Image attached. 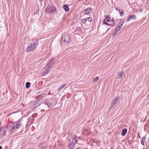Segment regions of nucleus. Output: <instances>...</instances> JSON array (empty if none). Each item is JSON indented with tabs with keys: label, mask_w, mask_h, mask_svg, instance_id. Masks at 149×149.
<instances>
[{
	"label": "nucleus",
	"mask_w": 149,
	"mask_h": 149,
	"mask_svg": "<svg viewBox=\"0 0 149 149\" xmlns=\"http://www.w3.org/2000/svg\"><path fill=\"white\" fill-rule=\"evenodd\" d=\"M55 60L54 58H52L50 60L49 62L46 65L45 68H46L47 69L45 71V74H47L51 70L54 65Z\"/></svg>",
	"instance_id": "nucleus-1"
},
{
	"label": "nucleus",
	"mask_w": 149,
	"mask_h": 149,
	"mask_svg": "<svg viewBox=\"0 0 149 149\" xmlns=\"http://www.w3.org/2000/svg\"><path fill=\"white\" fill-rule=\"evenodd\" d=\"M70 40V38L68 35H62L61 39V44L62 46L68 44Z\"/></svg>",
	"instance_id": "nucleus-2"
},
{
	"label": "nucleus",
	"mask_w": 149,
	"mask_h": 149,
	"mask_svg": "<svg viewBox=\"0 0 149 149\" xmlns=\"http://www.w3.org/2000/svg\"><path fill=\"white\" fill-rule=\"evenodd\" d=\"M56 10V8L54 5L47 7L46 9V11L49 13H54Z\"/></svg>",
	"instance_id": "nucleus-3"
},
{
	"label": "nucleus",
	"mask_w": 149,
	"mask_h": 149,
	"mask_svg": "<svg viewBox=\"0 0 149 149\" xmlns=\"http://www.w3.org/2000/svg\"><path fill=\"white\" fill-rule=\"evenodd\" d=\"M118 97L114 98L111 101V104L110 108H112L113 107H116L118 103Z\"/></svg>",
	"instance_id": "nucleus-4"
},
{
	"label": "nucleus",
	"mask_w": 149,
	"mask_h": 149,
	"mask_svg": "<svg viewBox=\"0 0 149 149\" xmlns=\"http://www.w3.org/2000/svg\"><path fill=\"white\" fill-rule=\"evenodd\" d=\"M42 106L45 109L51 108L52 107V104L51 103L49 102H46L45 103H42Z\"/></svg>",
	"instance_id": "nucleus-5"
},
{
	"label": "nucleus",
	"mask_w": 149,
	"mask_h": 149,
	"mask_svg": "<svg viewBox=\"0 0 149 149\" xmlns=\"http://www.w3.org/2000/svg\"><path fill=\"white\" fill-rule=\"evenodd\" d=\"M39 41L36 39L33 40L30 43L31 45L34 48H36L38 44Z\"/></svg>",
	"instance_id": "nucleus-6"
},
{
	"label": "nucleus",
	"mask_w": 149,
	"mask_h": 149,
	"mask_svg": "<svg viewBox=\"0 0 149 149\" xmlns=\"http://www.w3.org/2000/svg\"><path fill=\"white\" fill-rule=\"evenodd\" d=\"M1 123H0V124ZM5 127H2L0 129V136L1 137L3 136L5 134L6 132L5 130Z\"/></svg>",
	"instance_id": "nucleus-7"
},
{
	"label": "nucleus",
	"mask_w": 149,
	"mask_h": 149,
	"mask_svg": "<svg viewBox=\"0 0 149 149\" xmlns=\"http://www.w3.org/2000/svg\"><path fill=\"white\" fill-rule=\"evenodd\" d=\"M9 131H12L14 130L15 127H14V124H11L7 128Z\"/></svg>",
	"instance_id": "nucleus-8"
},
{
	"label": "nucleus",
	"mask_w": 149,
	"mask_h": 149,
	"mask_svg": "<svg viewBox=\"0 0 149 149\" xmlns=\"http://www.w3.org/2000/svg\"><path fill=\"white\" fill-rule=\"evenodd\" d=\"M111 24H109L107 22V21H105V19L104 20V23L106 25L110 26L111 25L112 26H115L116 25L113 19L112 20H111Z\"/></svg>",
	"instance_id": "nucleus-9"
},
{
	"label": "nucleus",
	"mask_w": 149,
	"mask_h": 149,
	"mask_svg": "<svg viewBox=\"0 0 149 149\" xmlns=\"http://www.w3.org/2000/svg\"><path fill=\"white\" fill-rule=\"evenodd\" d=\"M34 49V48L30 44L27 46V49L26 51L27 52H29L31 50Z\"/></svg>",
	"instance_id": "nucleus-10"
},
{
	"label": "nucleus",
	"mask_w": 149,
	"mask_h": 149,
	"mask_svg": "<svg viewBox=\"0 0 149 149\" xmlns=\"http://www.w3.org/2000/svg\"><path fill=\"white\" fill-rule=\"evenodd\" d=\"M45 95V94L44 93H42L40 95H38L36 97V98L37 100L36 101H38L40 100L41 99L42 97H43Z\"/></svg>",
	"instance_id": "nucleus-11"
},
{
	"label": "nucleus",
	"mask_w": 149,
	"mask_h": 149,
	"mask_svg": "<svg viewBox=\"0 0 149 149\" xmlns=\"http://www.w3.org/2000/svg\"><path fill=\"white\" fill-rule=\"evenodd\" d=\"M92 10V9L91 8L86 9L83 11V12H85L84 15L90 13L91 12V10Z\"/></svg>",
	"instance_id": "nucleus-12"
},
{
	"label": "nucleus",
	"mask_w": 149,
	"mask_h": 149,
	"mask_svg": "<svg viewBox=\"0 0 149 149\" xmlns=\"http://www.w3.org/2000/svg\"><path fill=\"white\" fill-rule=\"evenodd\" d=\"M41 104H42V102H38V103H37L35 104L32 105L31 106V108L33 109H34L36 107H38V106H39Z\"/></svg>",
	"instance_id": "nucleus-13"
},
{
	"label": "nucleus",
	"mask_w": 149,
	"mask_h": 149,
	"mask_svg": "<svg viewBox=\"0 0 149 149\" xmlns=\"http://www.w3.org/2000/svg\"><path fill=\"white\" fill-rule=\"evenodd\" d=\"M123 22H124L123 21V19H121L120 21L119 22L118 25L116 26V27H119L121 29L122 27V25H123Z\"/></svg>",
	"instance_id": "nucleus-14"
},
{
	"label": "nucleus",
	"mask_w": 149,
	"mask_h": 149,
	"mask_svg": "<svg viewBox=\"0 0 149 149\" xmlns=\"http://www.w3.org/2000/svg\"><path fill=\"white\" fill-rule=\"evenodd\" d=\"M136 16L134 15H131L129 16L128 18L127 19V21L128 22L130 21L131 19H136Z\"/></svg>",
	"instance_id": "nucleus-15"
},
{
	"label": "nucleus",
	"mask_w": 149,
	"mask_h": 149,
	"mask_svg": "<svg viewBox=\"0 0 149 149\" xmlns=\"http://www.w3.org/2000/svg\"><path fill=\"white\" fill-rule=\"evenodd\" d=\"M63 8L66 12H68L69 10L68 6L66 4H65L63 6Z\"/></svg>",
	"instance_id": "nucleus-16"
},
{
	"label": "nucleus",
	"mask_w": 149,
	"mask_h": 149,
	"mask_svg": "<svg viewBox=\"0 0 149 149\" xmlns=\"http://www.w3.org/2000/svg\"><path fill=\"white\" fill-rule=\"evenodd\" d=\"M127 132V129L126 128L124 129L123 130L121 135L123 136H124L126 134Z\"/></svg>",
	"instance_id": "nucleus-17"
},
{
	"label": "nucleus",
	"mask_w": 149,
	"mask_h": 149,
	"mask_svg": "<svg viewBox=\"0 0 149 149\" xmlns=\"http://www.w3.org/2000/svg\"><path fill=\"white\" fill-rule=\"evenodd\" d=\"M105 19L107 22H111V20L110 19V17L109 16H107Z\"/></svg>",
	"instance_id": "nucleus-18"
},
{
	"label": "nucleus",
	"mask_w": 149,
	"mask_h": 149,
	"mask_svg": "<svg viewBox=\"0 0 149 149\" xmlns=\"http://www.w3.org/2000/svg\"><path fill=\"white\" fill-rule=\"evenodd\" d=\"M124 73L123 71L121 72H118V75L119 76V77H122L124 75Z\"/></svg>",
	"instance_id": "nucleus-19"
},
{
	"label": "nucleus",
	"mask_w": 149,
	"mask_h": 149,
	"mask_svg": "<svg viewBox=\"0 0 149 149\" xmlns=\"http://www.w3.org/2000/svg\"><path fill=\"white\" fill-rule=\"evenodd\" d=\"M72 143L73 144L72 146H74L75 144L77 143V140L75 138H74L73 139L72 141Z\"/></svg>",
	"instance_id": "nucleus-20"
},
{
	"label": "nucleus",
	"mask_w": 149,
	"mask_h": 149,
	"mask_svg": "<svg viewBox=\"0 0 149 149\" xmlns=\"http://www.w3.org/2000/svg\"><path fill=\"white\" fill-rule=\"evenodd\" d=\"M31 83L29 82H27L26 83V88H29L30 86Z\"/></svg>",
	"instance_id": "nucleus-21"
},
{
	"label": "nucleus",
	"mask_w": 149,
	"mask_h": 149,
	"mask_svg": "<svg viewBox=\"0 0 149 149\" xmlns=\"http://www.w3.org/2000/svg\"><path fill=\"white\" fill-rule=\"evenodd\" d=\"M124 12V11L122 9H121V11L119 12L120 16L123 17V16Z\"/></svg>",
	"instance_id": "nucleus-22"
},
{
	"label": "nucleus",
	"mask_w": 149,
	"mask_h": 149,
	"mask_svg": "<svg viewBox=\"0 0 149 149\" xmlns=\"http://www.w3.org/2000/svg\"><path fill=\"white\" fill-rule=\"evenodd\" d=\"M120 29V28L116 26L114 31L116 32V33H117Z\"/></svg>",
	"instance_id": "nucleus-23"
},
{
	"label": "nucleus",
	"mask_w": 149,
	"mask_h": 149,
	"mask_svg": "<svg viewBox=\"0 0 149 149\" xmlns=\"http://www.w3.org/2000/svg\"><path fill=\"white\" fill-rule=\"evenodd\" d=\"M66 85L65 84H63L62 86L60 88H58V90L60 91Z\"/></svg>",
	"instance_id": "nucleus-24"
},
{
	"label": "nucleus",
	"mask_w": 149,
	"mask_h": 149,
	"mask_svg": "<svg viewBox=\"0 0 149 149\" xmlns=\"http://www.w3.org/2000/svg\"><path fill=\"white\" fill-rule=\"evenodd\" d=\"M22 125L20 123L19 125H17L15 126L16 128L17 129H19L22 127Z\"/></svg>",
	"instance_id": "nucleus-25"
},
{
	"label": "nucleus",
	"mask_w": 149,
	"mask_h": 149,
	"mask_svg": "<svg viewBox=\"0 0 149 149\" xmlns=\"http://www.w3.org/2000/svg\"><path fill=\"white\" fill-rule=\"evenodd\" d=\"M86 21H88L90 22L92 21V19L90 17H87L86 19Z\"/></svg>",
	"instance_id": "nucleus-26"
},
{
	"label": "nucleus",
	"mask_w": 149,
	"mask_h": 149,
	"mask_svg": "<svg viewBox=\"0 0 149 149\" xmlns=\"http://www.w3.org/2000/svg\"><path fill=\"white\" fill-rule=\"evenodd\" d=\"M99 80V77H96L95 78L93 79V81L95 82H97Z\"/></svg>",
	"instance_id": "nucleus-27"
},
{
	"label": "nucleus",
	"mask_w": 149,
	"mask_h": 149,
	"mask_svg": "<svg viewBox=\"0 0 149 149\" xmlns=\"http://www.w3.org/2000/svg\"><path fill=\"white\" fill-rule=\"evenodd\" d=\"M36 102H37L36 101H35V100H33V101H31V102H30L29 104L30 105H31L32 104H33L35 103Z\"/></svg>",
	"instance_id": "nucleus-28"
},
{
	"label": "nucleus",
	"mask_w": 149,
	"mask_h": 149,
	"mask_svg": "<svg viewBox=\"0 0 149 149\" xmlns=\"http://www.w3.org/2000/svg\"><path fill=\"white\" fill-rule=\"evenodd\" d=\"M145 137L142 138V141L141 142V144H142L143 145L144 144V141H145Z\"/></svg>",
	"instance_id": "nucleus-29"
},
{
	"label": "nucleus",
	"mask_w": 149,
	"mask_h": 149,
	"mask_svg": "<svg viewBox=\"0 0 149 149\" xmlns=\"http://www.w3.org/2000/svg\"><path fill=\"white\" fill-rule=\"evenodd\" d=\"M19 123V121H16V122H15L14 123H13V124H14V125H15V126L17 125Z\"/></svg>",
	"instance_id": "nucleus-30"
},
{
	"label": "nucleus",
	"mask_w": 149,
	"mask_h": 149,
	"mask_svg": "<svg viewBox=\"0 0 149 149\" xmlns=\"http://www.w3.org/2000/svg\"><path fill=\"white\" fill-rule=\"evenodd\" d=\"M86 19H83L82 20H81V22L83 23H85V22H86Z\"/></svg>",
	"instance_id": "nucleus-31"
},
{
	"label": "nucleus",
	"mask_w": 149,
	"mask_h": 149,
	"mask_svg": "<svg viewBox=\"0 0 149 149\" xmlns=\"http://www.w3.org/2000/svg\"><path fill=\"white\" fill-rule=\"evenodd\" d=\"M117 33H116V32L114 31V32L113 33V34L112 36V38H114L115 36V35Z\"/></svg>",
	"instance_id": "nucleus-32"
},
{
	"label": "nucleus",
	"mask_w": 149,
	"mask_h": 149,
	"mask_svg": "<svg viewBox=\"0 0 149 149\" xmlns=\"http://www.w3.org/2000/svg\"><path fill=\"white\" fill-rule=\"evenodd\" d=\"M73 146V144L72 143V142L71 143H70L69 145V147H73V146Z\"/></svg>",
	"instance_id": "nucleus-33"
},
{
	"label": "nucleus",
	"mask_w": 149,
	"mask_h": 149,
	"mask_svg": "<svg viewBox=\"0 0 149 149\" xmlns=\"http://www.w3.org/2000/svg\"><path fill=\"white\" fill-rule=\"evenodd\" d=\"M115 8H116V10H117V11H118L119 12H120V11H121V10H120L119 9H118L117 8H116V7Z\"/></svg>",
	"instance_id": "nucleus-34"
},
{
	"label": "nucleus",
	"mask_w": 149,
	"mask_h": 149,
	"mask_svg": "<svg viewBox=\"0 0 149 149\" xmlns=\"http://www.w3.org/2000/svg\"><path fill=\"white\" fill-rule=\"evenodd\" d=\"M39 0L41 2H43V0Z\"/></svg>",
	"instance_id": "nucleus-35"
},
{
	"label": "nucleus",
	"mask_w": 149,
	"mask_h": 149,
	"mask_svg": "<svg viewBox=\"0 0 149 149\" xmlns=\"http://www.w3.org/2000/svg\"><path fill=\"white\" fill-rule=\"evenodd\" d=\"M0 149H2V147L0 146Z\"/></svg>",
	"instance_id": "nucleus-36"
},
{
	"label": "nucleus",
	"mask_w": 149,
	"mask_h": 149,
	"mask_svg": "<svg viewBox=\"0 0 149 149\" xmlns=\"http://www.w3.org/2000/svg\"><path fill=\"white\" fill-rule=\"evenodd\" d=\"M111 22H109V23H108L109 24H111V23H110Z\"/></svg>",
	"instance_id": "nucleus-37"
},
{
	"label": "nucleus",
	"mask_w": 149,
	"mask_h": 149,
	"mask_svg": "<svg viewBox=\"0 0 149 149\" xmlns=\"http://www.w3.org/2000/svg\"><path fill=\"white\" fill-rule=\"evenodd\" d=\"M86 149H88V148H86Z\"/></svg>",
	"instance_id": "nucleus-38"
}]
</instances>
